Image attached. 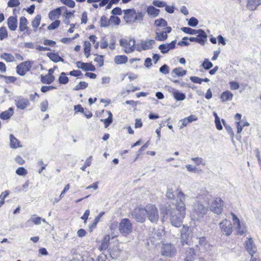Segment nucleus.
I'll return each instance as SVG.
<instances>
[{
	"mask_svg": "<svg viewBox=\"0 0 261 261\" xmlns=\"http://www.w3.org/2000/svg\"><path fill=\"white\" fill-rule=\"evenodd\" d=\"M61 7L58 8L50 11L49 13V14H48L49 18L51 20H55L57 18L59 17V16L61 14Z\"/></svg>",
	"mask_w": 261,
	"mask_h": 261,
	"instance_id": "b1692460",
	"label": "nucleus"
},
{
	"mask_svg": "<svg viewBox=\"0 0 261 261\" xmlns=\"http://www.w3.org/2000/svg\"><path fill=\"white\" fill-rule=\"evenodd\" d=\"M155 43V41L152 39L141 40L140 42L137 45L136 50L138 51H141L142 50L151 49Z\"/></svg>",
	"mask_w": 261,
	"mask_h": 261,
	"instance_id": "1a4fd4ad",
	"label": "nucleus"
},
{
	"mask_svg": "<svg viewBox=\"0 0 261 261\" xmlns=\"http://www.w3.org/2000/svg\"><path fill=\"white\" fill-rule=\"evenodd\" d=\"M176 40L172 41L168 44H162L159 45V49L163 54L167 53L170 50L175 47Z\"/></svg>",
	"mask_w": 261,
	"mask_h": 261,
	"instance_id": "dca6fc26",
	"label": "nucleus"
},
{
	"mask_svg": "<svg viewBox=\"0 0 261 261\" xmlns=\"http://www.w3.org/2000/svg\"><path fill=\"white\" fill-rule=\"evenodd\" d=\"M146 217L151 223H157L159 219V214L158 210L154 205H147Z\"/></svg>",
	"mask_w": 261,
	"mask_h": 261,
	"instance_id": "20e7f679",
	"label": "nucleus"
},
{
	"mask_svg": "<svg viewBox=\"0 0 261 261\" xmlns=\"http://www.w3.org/2000/svg\"><path fill=\"white\" fill-rule=\"evenodd\" d=\"M146 212L147 206L145 207H138L134 210L132 216L137 222L143 223L146 218Z\"/></svg>",
	"mask_w": 261,
	"mask_h": 261,
	"instance_id": "423d86ee",
	"label": "nucleus"
},
{
	"mask_svg": "<svg viewBox=\"0 0 261 261\" xmlns=\"http://www.w3.org/2000/svg\"><path fill=\"white\" fill-rule=\"evenodd\" d=\"M88 86V84L85 82H80L74 88V90H79L80 89H84Z\"/></svg>",
	"mask_w": 261,
	"mask_h": 261,
	"instance_id": "09e8293b",
	"label": "nucleus"
},
{
	"mask_svg": "<svg viewBox=\"0 0 261 261\" xmlns=\"http://www.w3.org/2000/svg\"><path fill=\"white\" fill-rule=\"evenodd\" d=\"M110 23L114 24L115 25H118L120 23V19L117 16H111L109 19Z\"/></svg>",
	"mask_w": 261,
	"mask_h": 261,
	"instance_id": "a18cd8bd",
	"label": "nucleus"
},
{
	"mask_svg": "<svg viewBox=\"0 0 261 261\" xmlns=\"http://www.w3.org/2000/svg\"><path fill=\"white\" fill-rule=\"evenodd\" d=\"M220 226L223 233L228 236L232 232L231 223L229 220H223L220 223Z\"/></svg>",
	"mask_w": 261,
	"mask_h": 261,
	"instance_id": "4468645a",
	"label": "nucleus"
},
{
	"mask_svg": "<svg viewBox=\"0 0 261 261\" xmlns=\"http://www.w3.org/2000/svg\"><path fill=\"white\" fill-rule=\"evenodd\" d=\"M47 56L49 58L54 62H63L64 60L59 55L53 53H48L47 54Z\"/></svg>",
	"mask_w": 261,
	"mask_h": 261,
	"instance_id": "cd10ccee",
	"label": "nucleus"
},
{
	"mask_svg": "<svg viewBox=\"0 0 261 261\" xmlns=\"http://www.w3.org/2000/svg\"><path fill=\"white\" fill-rule=\"evenodd\" d=\"M159 70L160 72L165 74H168L169 72V67L166 64H164L163 66H162L160 68Z\"/></svg>",
	"mask_w": 261,
	"mask_h": 261,
	"instance_id": "e2e57ef3",
	"label": "nucleus"
},
{
	"mask_svg": "<svg viewBox=\"0 0 261 261\" xmlns=\"http://www.w3.org/2000/svg\"><path fill=\"white\" fill-rule=\"evenodd\" d=\"M14 103L17 108L20 110H24L30 105L29 99L21 96L18 97L15 99L14 100Z\"/></svg>",
	"mask_w": 261,
	"mask_h": 261,
	"instance_id": "2eb2a0df",
	"label": "nucleus"
},
{
	"mask_svg": "<svg viewBox=\"0 0 261 261\" xmlns=\"http://www.w3.org/2000/svg\"><path fill=\"white\" fill-rule=\"evenodd\" d=\"M32 67L30 62H23L16 67L17 73L21 76L24 75Z\"/></svg>",
	"mask_w": 261,
	"mask_h": 261,
	"instance_id": "9b49d317",
	"label": "nucleus"
},
{
	"mask_svg": "<svg viewBox=\"0 0 261 261\" xmlns=\"http://www.w3.org/2000/svg\"><path fill=\"white\" fill-rule=\"evenodd\" d=\"M55 77L53 75L46 74L44 76L41 75V81L42 83L45 84H50L54 82Z\"/></svg>",
	"mask_w": 261,
	"mask_h": 261,
	"instance_id": "c85d7f7f",
	"label": "nucleus"
},
{
	"mask_svg": "<svg viewBox=\"0 0 261 261\" xmlns=\"http://www.w3.org/2000/svg\"><path fill=\"white\" fill-rule=\"evenodd\" d=\"M16 173L19 175H25L27 171L23 167H19L16 170Z\"/></svg>",
	"mask_w": 261,
	"mask_h": 261,
	"instance_id": "bf43d9fd",
	"label": "nucleus"
},
{
	"mask_svg": "<svg viewBox=\"0 0 261 261\" xmlns=\"http://www.w3.org/2000/svg\"><path fill=\"white\" fill-rule=\"evenodd\" d=\"M48 103L47 100H44L40 103L41 111L43 112H45L48 108Z\"/></svg>",
	"mask_w": 261,
	"mask_h": 261,
	"instance_id": "6e6d98bb",
	"label": "nucleus"
},
{
	"mask_svg": "<svg viewBox=\"0 0 261 261\" xmlns=\"http://www.w3.org/2000/svg\"><path fill=\"white\" fill-rule=\"evenodd\" d=\"M92 158V156H90L88 159H87L84 165L81 168V170H82L83 171H85L87 167H89L91 165Z\"/></svg>",
	"mask_w": 261,
	"mask_h": 261,
	"instance_id": "3c124183",
	"label": "nucleus"
},
{
	"mask_svg": "<svg viewBox=\"0 0 261 261\" xmlns=\"http://www.w3.org/2000/svg\"><path fill=\"white\" fill-rule=\"evenodd\" d=\"M114 61L117 64H124L127 61V57L124 55L116 56L114 58Z\"/></svg>",
	"mask_w": 261,
	"mask_h": 261,
	"instance_id": "2f4dec72",
	"label": "nucleus"
},
{
	"mask_svg": "<svg viewBox=\"0 0 261 261\" xmlns=\"http://www.w3.org/2000/svg\"><path fill=\"white\" fill-rule=\"evenodd\" d=\"M177 200L175 203V207H168L166 210V215L169 218L172 225L176 227H180L183 219L186 215V205L184 200L187 196L182 192L177 191Z\"/></svg>",
	"mask_w": 261,
	"mask_h": 261,
	"instance_id": "f257e3e1",
	"label": "nucleus"
},
{
	"mask_svg": "<svg viewBox=\"0 0 261 261\" xmlns=\"http://www.w3.org/2000/svg\"><path fill=\"white\" fill-rule=\"evenodd\" d=\"M166 196L168 199H174L175 198V194L172 189L168 188L166 192Z\"/></svg>",
	"mask_w": 261,
	"mask_h": 261,
	"instance_id": "4d7b16f0",
	"label": "nucleus"
},
{
	"mask_svg": "<svg viewBox=\"0 0 261 261\" xmlns=\"http://www.w3.org/2000/svg\"><path fill=\"white\" fill-rule=\"evenodd\" d=\"M196 255L194 249L192 248H188L185 252V261H192Z\"/></svg>",
	"mask_w": 261,
	"mask_h": 261,
	"instance_id": "6ab92c4d",
	"label": "nucleus"
},
{
	"mask_svg": "<svg viewBox=\"0 0 261 261\" xmlns=\"http://www.w3.org/2000/svg\"><path fill=\"white\" fill-rule=\"evenodd\" d=\"M168 37L167 34L164 31H160L159 29H157L155 31V39L158 41H164L167 39Z\"/></svg>",
	"mask_w": 261,
	"mask_h": 261,
	"instance_id": "412c9836",
	"label": "nucleus"
},
{
	"mask_svg": "<svg viewBox=\"0 0 261 261\" xmlns=\"http://www.w3.org/2000/svg\"><path fill=\"white\" fill-rule=\"evenodd\" d=\"M223 201L221 198H216L210 206L211 210L217 214H221L223 207Z\"/></svg>",
	"mask_w": 261,
	"mask_h": 261,
	"instance_id": "9d476101",
	"label": "nucleus"
},
{
	"mask_svg": "<svg viewBox=\"0 0 261 261\" xmlns=\"http://www.w3.org/2000/svg\"><path fill=\"white\" fill-rule=\"evenodd\" d=\"M100 27H108L110 25V21L107 19V17L105 16L102 15L101 17L100 20Z\"/></svg>",
	"mask_w": 261,
	"mask_h": 261,
	"instance_id": "e433bc0d",
	"label": "nucleus"
},
{
	"mask_svg": "<svg viewBox=\"0 0 261 261\" xmlns=\"http://www.w3.org/2000/svg\"><path fill=\"white\" fill-rule=\"evenodd\" d=\"M213 65L207 59H205L202 64V66L206 70L210 69Z\"/></svg>",
	"mask_w": 261,
	"mask_h": 261,
	"instance_id": "8fccbe9b",
	"label": "nucleus"
},
{
	"mask_svg": "<svg viewBox=\"0 0 261 261\" xmlns=\"http://www.w3.org/2000/svg\"><path fill=\"white\" fill-rule=\"evenodd\" d=\"M28 20L24 16L20 17L19 20V29L21 32H24L25 30L28 29Z\"/></svg>",
	"mask_w": 261,
	"mask_h": 261,
	"instance_id": "393cba45",
	"label": "nucleus"
},
{
	"mask_svg": "<svg viewBox=\"0 0 261 261\" xmlns=\"http://www.w3.org/2000/svg\"><path fill=\"white\" fill-rule=\"evenodd\" d=\"M10 146L11 148L16 149L22 147L20 142L12 134L10 135Z\"/></svg>",
	"mask_w": 261,
	"mask_h": 261,
	"instance_id": "aec40b11",
	"label": "nucleus"
},
{
	"mask_svg": "<svg viewBox=\"0 0 261 261\" xmlns=\"http://www.w3.org/2000/svg\"><path fill=\"white\" fill-rule=\"evenodd\" d=\"M14 113V110L12 108H9L8 110L2 112L0 114V118L3 120L9 119Z\"/></svg>",
	"mask_w": 261,
	"mask_h": 261,
	"instance_id": "5701e85b",
	"label": "nucleus"
},
{
	"mask_svg": "<svg viewBox=\"0 0 261 261\" xmlns=\"http://www.w3.org/2000/svg\"><path fill=\"white\" fill-rule=\"evenodd\" d=\"M59 82L60 84H66L68 82V78L66 76L65 72H62L59 78Z\"/></svg>",
	"mask_w": 261,
	"mask_h": 261,
	"instance_id": "37998d69",
	"label": "nucleus"
},
{
	"mask_svg": "<svg viewBox=\"0 0 261 261\" xmlns=\"http://www.w3.org/2000/svg\"><path fill=\"white\" fill-rule=\"evenodd\" d=\"M207 209L208 205L207 204L204 205V204H201L198 201L194 205L193 214L197 219L202 218L207 213Z\"/></svg>",
	"mask_w": 261,
	"mask_h": 261,
	"instance_id": "39448f33",
	"label": "nucleus"
},
{
	"mask_svg": "<svg viewBox=\"0 0 261 261\" xmlns=\"http://www.w3.org/2000/svg\"><path fill=\"white\" fill-rule=\"evenodd\" d=\"M160 10L156 9L153 6H148L147 9V13L148 15L151 17H155L159 14Z\"/></svg>",
	"mask_w": 261,
	"mask_h": 261,
	"instance_id": "4be33fe9",
	"label": "nucleus"
},
{
	"mask_svg": "<svg viewBox=\"0 0 261 261\" xmlns=\"http://www.w3.org/2000/svg\"><path fill=\"white\" fill-rule=\"evenodd\" d=\"M198 23V21L197 19L195 17H192L189 19L188 21V25L194 27L197 25Z\"/></svg>",
	"mask_w": 261,
	"mask_h": 261,
	"instance_id": "864d4df0",
	"label": "nucleus"
},
{
	"mask_svg": "<svg viewBox=\"0 0 261 261\" xmlns=\"http://www.w3.org/2000/svg\"><path fill=\"white\" fill-rule=\"evenodd\" d=\"M233 225L236 227L239 233L242 234L246 232V228L243 223H241L240 220L234 214H231Z\"/></svg>",
	"mask_w": 261,
	"mask_h": 261,
	"instance_id": "ddd939ff",
	"label": "nucleus"
},
{
	"mask_svg": "<svg viewBox=\"0 0 261 261\" xmlns=\"http://www.w3.org/2000/svg\"><path fill=\"white\" fill-rule=\"evenodd\" d=\"M110 240V237L109 235L105 236L103 240L102 241L101 247L102 249H106L108 248L109 242Z\"/></svg>",
	"mask_w": 261,
	"mask_h": 261,
	"instance_id": "79ce46f5",
	"label": "nucleus"
},
{
	"mask_svg": "<svg viewBox=\"0 0 261 261\" xmlns=\"http://www.w3.org/2000/svg\"><path fill=\"white\" fill-rule=\"evenodd\" d=\"M199 244L200 246L204 247L205 248H207L209 247V245L207 244L204 237L199 238Z\"/></svg>",
	"mask_w": 261,
	"mask_h": 261,
	"instance_id": "603ef678",
	"label": "nucleus"
},
{
	"mask_svg": "<svg viewBox=\"0 0 261 261\" xmlns=\"http://www.w3.org/2000/svg\"><path fill=\"white\" fill-rule=\"evenodd\" d=\"M1 77L5 78L6 79V82L7 83H14L16 80V78L14 76H7L2 75Z\"/></svg>",
	"mask_w": 261,
	"mask_h": 261,
	"instance_id": "052dcab7",
	"label": "nucleus"
},
{
	"mask_svg": "<svg viewBox=\"0 0 261 261\" xmlns=\"http://www.w3.org/2000/svg\"><path fill=\"white\" fill-rule=\"evenodd\" d=\"M261 4V0H248V7L252 10H255L256 7Z\"/></svg>",
	"mask_w": 261,
	"mask_h": 261,
	"instance_id": "c756f323",
	"label": "nucleus"
},
{
	"mask_svg": "<svg viewBox=\"0 0 261 261\" xmlns=\"http://www.w3.org/2000/svg\"><path fill=\"white\" fill-rule=\"evenodd\" d=\"M196 35H197V37L199 38L200 40H203V45H204L206 41L207 37L205 32L201 29L197 30V33Z\"/></svg>",
	"mask_w": 261,
	"mask_h": 261,
	"instance_id": "473e14b6",
	"label": "nucleus"
},
{
	"mask_svg": "<svg viewBox=\"0 0 261 261\" xmlns=\"http://www.w3.org/2000/svg\"><path fill=\"white\" fill-rule=\"evenodd\" d=\"M161 252L163 256L173 257L176 255L177 249L171 243H164L162 244Z\"/></svg>",
	"mask_w": 261,
	"mask_h": 261,
	"instance_id": "0eeeda50",
	"label": "nucleus"
},
{
	"mask_svg": "<svg viewBox=\"0 0 261 261\" xmlns=\"http://www.w3.org/2000/svg\"><path fill=\"white\" fill-rule=\"evenodd\" d=\"M120 45L124 48V51L126 54L133 52L135 49L136 41L135 39H130L128 41L125 39H121L119 41Z\"/></svg>",
	"mask_w": 261,
	"mask_h": 261,
	"instance_id": "6e6552de",
	"label": "nucleus"
},
{
	"mask_svg": "<svg viewBox=\"0 0 261 261\" xmlns=\"http://www.w3.org/2000/svg\"><path fill=\"white\" fill-rule=\"evenodd\" d=\"M1 58L7 62H13L15 60L14 57L11 54L4 53L1 55Z\"/></svg>",
	"mask_w": 261,
	"mask_h": 261,
	"instance_id": "f704fd0d",
	"label": "nucleus"
},
{
	"mask_svg": "<svg viewBox=\"0 0 261 261\" xmlns=\"http://www.w3.org/2000/svg\"><path fill=\"white\" fill-rule=\"evenodd\" d=\"M41 16L40 14L37 15L32 21V25L34 31L36 32L37 28L39 25L41 21Z\"/></svg>",
	"mask_w": 261,
	"mask_h": 261,
	"instance_id": "7c9ffc66",
	"label": "nucleus"
},
{
	"mask_svg": "<svg viewBox=\"0 0 261 261\" xmlns=\"http://www.w3.org/2000/svg\"><path fill=\"white\" fill-rule=\"evenodd\" d=\"M152 4L158 7L162 8L166 6V3L164 2H160L159 1H153Z\"/></svg>",
	"mask_w": 261,
	"mask_h": 261,
	"instance_id": "680f3d73",
	"label": "nucleus"
},
{
	"mask_svg": "<svg viewBox=\"0 0 261 261\" xmlns=\"http://www.w3.org/2000/svg\"><path fill=\"white\" fill-rule=\"evenodd\" d=\"M8 36V32L5 27H2L0 28V40H2Z\"/></svg>",
	"mask_w": 261,
	"mask_h": 261,
	"instance_id": "49530a36",
	"label": "nucleus"
},
{
	"mask_svg": "<svg viewBox=\"0 0 261 261\" xmlns=\"http://www.w3.org/2000/svg\"><path fill=\"white\" fill-rule=\"evenodd\" d=\"M7 24L9 29L11 31H15L17 27V19L16 17L10 16L7 20Z\"/></svg>",
	"mask_w": 261,
	"mask_h": 261,
	"instance_id": "a211bd4d",
	"label": "nucleus"
},
{
	"mask_svg": "<svg viewBox=\"0 0 261 261\" xmlns=\"http://www.w3.org/2000/svg\"><path fill=\"white\" fill-rule=\"evenodd\" d=\"M173 96L174 98L177 100H183L186 98L185 94L179 92L178 91L174 92Z\"/></svg>",
	"mask_w": 261,
	"mask_h": 261,
	"instance_id": "58836bf2",
	"label": "nucleus"
},
{
	"mask_svg": "<svg viewBox=\"0 0 261 261\" xmlns=\"http://www.w3.org/2000/svg\"><path fill=\"white\" fill-rule=\"evenodd\" d=\"M76 66L77 68L82 69L84 71H94L95 70V68L94 65L91 63H83L80 61H78L76 63Z\"/></svg>",
	"mask_w": 261,
	"mask_h": 261,
	"instance_id": "f3484780",
	"label": "nucleus"
},
{
	"mask_svg": "<svg viewBox=\"0 0 261 261\" xmlns=\"http://www.w3.org/2000/svg\"><path fill=\"white\" fill-rule=\"evenodd\" d=\"M118 230L123 236H127L133 231V225L130 220L127 218L122 219L119 224Z\"/></svg>",
	"mask_w": 261,
	"mask_h": 261,
	"instance_id": "7ed1b4c3",
	"label": "nucleus"
},
{
	"mask_svg": "<svg viewBox=\"0 0 261 261\" xmlns=\"http://www.w3.org/2000/svg\"><path fill=\"white\" fill-rule=\"evenodd\" d=\"M181 30L187 34L191 35H196L197 33V30H194L188 27H182Z\"/></svg>",
	"mask_w": 261,
	"mask_h": 261,
	"instance_id": "ea45409f",
	"label": "nucleus"
},
{
	"mask_svg": "<svg viewBox=\"0 0 261 261\" xmlns=\"http://www.w3.org/2000/svg\"><path fill=\"white\" fill-rule=\"evenodd\" d=\"M188 40V38L185 37L182 38L181 41H180L178 42L177 44L179 46H188L189 45V43L187 41Z\"/></svg>",
	"mask_w": 261,
	"mask_h": 261,
	"instance_id": "69168bd1",
	"label": "nucleus"
},
{
	"mask_svg": "<svg viewBox=\"0 0 261 261\" xmlns=\"http://www.w3.org/2000/svg\"><path fill=\"white\" fill-rule=\"evenodd\" d=\"M94 61L98 63V66L99 67L102 66L103 65V60L102 56H97L94 59Z\"/></svg>",
	"mask_w": 261,
	"mask_h": 261,
	"instance_id": "13d9d810",
	"label": "nucleus"
},
{
	"mask_svg": "<svg viewBox=\"0 0 261 261\" xmlns=\"http://www.w3.org/2000/svg\"><path fill=\"white\" fill-rule=\"evenodd\" d=\"M154 25L158 29L160 27H166L167 25V22L163 18H160L154 21Z\"/></svg>",
	"mask_w": 261,
	"mask_h": 261,
	"instance_id": "72a5a7b5",
	"label": "nucleus"
},
{
	"mask_svg": "<svg viewBox=\"0 0 261 261\" xmlns=\"http://www.w3.org/2000/svg\"><path fill=\"white\" fill-rule=\"evenodd\" d=\"M233 96V94L230 91L227 90L222 93L221 99L223 102L229 101L232 99Z\"/></svg>",
	"mask_w": 261,
	"mask_h": 261,
	"instance_id": "bb28decb",
	"label": "nucleus"
},
{
	"mask_svg": "<svg viewBox=\"0 0 261 261\" xmlns=\"http://www.w3.org/2000/svg\"><path fill=\"white\" fill-rule=\"evenodd\" d=\"M108 113L109 114V117L108 118L100 120L101 121L103 122L106 128L108 127L113 121L112 113L110 111H108Z\"/></svg>",
	"mask_w": 261,
	"mask_h": 261,
	"instance_id": "c9c22d12",
	"label": "nucleus"
},
{
	"mask_svg": "<svg viewBox=\"0 0 261 261\" xmlns=\"http://www.w3.org/2000/svg\"><path fill=\"white\" fill-rule=\"evenodd\" d=\"M60 23V21L56 20L53 22H52L50 24H49L47 28L48 30H55L56 28H58Z\"/></svg>",
	"mask_w": 261,
	"mask_h": 261,
	"instance_id": "de8ad7c7",
	"label": "nucleus"
},
{
	"mask_svg": "<svg viewBox=\"0 0 261 261\" xmlns=\"http://www.w3.org/2000/svg\"><path fill=\"white\" fill-rule=\"evenodd\" d=\"M61 3L69 8H73L75 6V3L73 0H60Z\"/></svg>",
	"mask_w": 261,
	"mask_h": 261,
	"instance_id": "c03bdc74",
	"label": "nucleus"
},
{
	"mask_svg": "<svg viewBox=\"0 0 261 261\" xmlns=\"http://www.w3.org/2000/svg\"><path fill=\"white\" fill-rule=\"evenodd\" d=\"M230 88L231 90H237L240 88V85L238 83L234 81L229 82Z\"/></svg>",
	"mask_w": 261,
	"mask_h": 261,
	"instance_id": "0e129e2a",
	"label": "nucleus"
},
{
	"mask_svg": "<svg viewBox=\"0 0 261 261\" xmlns=\"http://www.w3.org/2000/svg\"><path fill=\"white\" fill-rule=\"evenodd\" d=\"M245 248L248 253L251 256H253L256 251L257 248L253 239L251 238H247V240L245 242Z\"/></svg>",
	"mask_w": 261,
	"mask_h": 261,
	"instance_id": "f8f14e48",
	"label": "nucleus"
},
{
	"mask_svg": "<svg viewBox=\"0 0 261 261\" xmlns=\"http://www.w3.org/2000/svg\"><path fill=\"white\" fill-rule=\"evenodd\" d=\"M32 221L34 224L39 225L41 224L42 218L39 217H37L36 215H33L27 223H29L30 221Z\"/></svg>",
	"mask_w": 261,
	"mask_h": 261,
	"instance_id": "4c0bfd02",
	"label": "nucleus"
},
{
	"mask_svg": "<svg viewBox=\"0 0 261 261\" xmlns=\"http://www.w3.org/2000/svg\"><path fill=\"white\" fill-rule=\"evenodd\" d=\"M124 19L126 23H133L142 21L145 15V12L136 11L135 9H128L123 10Z\"/></svg>",
	"mask_w": 261,
	"mask_h": 261,
	"instance_id": "f03ea898",
	"label": "nucleus"
},
{
	"mask_svg": "<svg viewBox=\"0 0 261 261\" xmlns=\"http://www.w3.org/2000/svg\"><path fill=\"white\" fill-rule=\"evenodd\" d=\"M187 71L184 70L181 67H176L173 69L172 74H174L173 75V77L177 76H183L186 74Z\"/></svg>",
	"mask_w": 261,
	"mask_h": 261,
	"instance_id": "a878e982",
	"label": "nucleus"
},
{
	"mask_svg": "<svg viewBox=\"0 0 261 261\" xmlns=\"http://www.w3.org/2000/svg\"><path fill=\"white\" fill-rule=\"evenodd\" d=\"M150 143L149 141H147L144 145H143L138 151L137 152V156L139 155V154L144 150H145L149 145Z\"/></svg>",
	"mask_w": 261,
	"mask_h": 261,
	"instance_id": "338daca9",
	"label": "nucleus"
},
{
	"mask_svg": "<svg viewBox=\"0 0 261 261\" xmlns=\"http://www.w3.org/2000/svg\"><path fill=\"white\" fill-rule=\"evenodd\" d=\"M20 5L19 0H10L8 3L9 7H17Z\"/></svg>",
	"mask_w": 261,
	"mask_h": 261,
	"instance_id": "5fc2aeb1",
	"label": "nucleus"
},
{
	"mask_svg": "<svg viewBox=\"0 0 261 261\" xmlns=\"http://www.w3.org/2000/svg\"><path fill=\"white\" fill-rule=\"evenodd\" d=\"M191 160L193 161L197 166H199L200 165L204 166L206 164L205 161L201 158H192Z\"/></svg>",
	"mask_w": 261,
	"mask_h": 261,
	"instance_id": "a19ab883",
	"label": "nucleus"
},
{
	"mask_svg": "<svg viewBox=\"0 0 261 261\" xmlns=\"http://www.w3.org/2000/svg\"><path fill=\"white\" fill-rule=\"evenodd\" d=\"M190 80L194 83L201 84L203 82L202 79L199 78L197 76H191Z\"/></svg>",
	"mask_w": 261,
	"mask_h": 261,
	"instance_id": "774afa93",
	"label": "nucleus"
}]
</instances>
